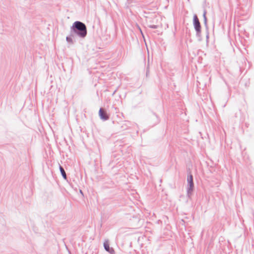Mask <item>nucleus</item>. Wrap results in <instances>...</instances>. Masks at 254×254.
Segmentation results:
<instances>
[{
    "label": "nucleus",
    "instance_id": "423d86ee",
    "mask_svg": "<svg viewBox=\"0 0 254 254\" xmlns=\"http://www.w3.org/2000/svg\"><path fill=\"white\" fill-rule=\"evenodd\" d=\"M103 246H104V248L105 250L106 251L108 252L109 253L111 254V251H110V248L109 241L108 240H105L104 241Z\"/></svg>",
    "mask_w": 254,
    "mask_h": 254
},
{
    "label": "nucleus",
    "instance_id": "1a4fd4ad",
    "mask_svg": "<svg viewBox=\"0 0 254 254\" xmlns=\"http://www.w3.org/2000/svg\"><path fill=\"white\" fill-rule=\"evenodd\" d=\"M77 195V197L75 196H72L74 197V199H77V198H82L84 196L83 191H73Z\"/></svg>",
    "mask_w": 254,
    "mask_h": 254
},
{
    "label": "nucleus",
    "instance_id": "f8f14e48",
    "mask_svg": "<svg viewBox=\"0 0 254 254\" xmlns=\"http://www.w3.org/2000/svg\"><path fill=\"white\" fill-rule=\"evenodd\" d=\"M74 190H77V189L76 188H74Z\"/></svg>",
    "mask_w": 254,
    "mask_h": 254
},
{
    "label": "nucleus",
    "instance_id": "6e6552de",
    "mask_svg": "<svg viewBox=\"0 0 254 254\" xmlns=\"http://www.w3.org/2000/svg\"><path fill=\"white\" fill-rule=\"evenodd\" d=\"M188 182L190 186V190H192L193 189V184L192 176L191 175H190L189 176H188Z\"/></svg>",
    "mask_w": 254,
    "mask_h": 254
},
{
    "label": "nucleus",
    "instance_id": "9d476101",
    "mask_svg": "<svg viewBox=\"0 0 254 254\" xmlns=\"http://www.w3.org/2000/svg\"><path fill=\"white\" fill-rule=\"evenodd\" d=\"M150 27L152 28H156L157 27L156 25H152V26H150Z\"/></svg>",
    "mask_w": 254,
    "mask_h": 254
},
{
    "label": "nucleus",
    "instance_id": "7ed1b4c3",
    "mask_svg": "<svg viewBox=\"0 0 254 254\" xmlns=\"http://www.w3.org/2000/svg\"><path fill=\"white\" fill-rule=\"evenodd\" d=\"M193 24L195 30L197 32H199L200 30V24L199 20L196 15L193 16Z\"/></svg>",
    "mask_w": 254,
    "mask_h": 254
},
{
    "label": "nucleus",
    "instance_id": "f03ea898",
    "mask_svg": "<svg viewBox=\"0 0 254 254\" xmlns=\"http://www.w3.org/2000/svg\"><path fill=\"white\" fill-rule=\"evenodd\" d=\"M99 116L101 120L105 121L109 119L110 115L107 114L106 111L101 108L99 111Z\"/></svg>",
    "mask_w": 254,
    "mask_h": 254
},
{
    "label": "nucleus",
    "instance_id": "9b49d317",
    "mask_svg": "<svg viewBox=\"0 0 254 254\" xmlns=\"http://www.w3.org/2000/svg\"><path fill=\"white\" fill-rule=\"evenodd\" d=\"M138 29H139V30L140 32H141V33L142 34V32L141 29V28H140V27L138 26Z\"/></svg>",
    "mask_w": 254,
    "mask_h": 254
},
{
    "label": "nucleus",
    "instance_id": "39448f33",
    "mask_svg": "<svg viewBox=\"0 0 254 254\" xmlns=\"http://www.w3.org/2000/svg\"><path fill=\"white\" fill-rule=\"evenodd\" d=\"M59 169H60L61 174L63 178L65 180H67V176H66L65 171L64 168L60 164H59Z\"/></svg>",
    "mask_w": 254,
    "mask_h": 254
},
{
    "label": "nucleus",
    "instance_id": "20e7f679",
    "mask_svg": "<svg viewBox=\"0 0 254 254\" xmlns=\"http://www.w3.org/2000/svg\"><path fill=\"white\" fill-rule=\"evenodd\" d=\"M76 36L73 34L70 31V34L68 36H67L66 37V42L70 44V45H73L75 43V41L73 40V38L74 37H75Z\"/></svg>",
    "mask_w": 254,
    "mask_h": 254
},
{
    "label": "nucleus",
    "instance_id": "0eeeda50",
    "mask_svg": "<svg viewBox=\"0 0 254 254\" xmlns=\"http://www.w3.org/2000/svg\"><path fill=\"white\" fill-rule=\"evenodd\" d=\"M188 182L190 186V190H192L193 189V184L192 176L191 175H190L189 176H188Z\"/></svg>",
    "mask_w": 254,
    "mask_h": 254
},
{
    "label": "nucleus",
    "instance_id": "f257e3e1",
    "mask_svg": "<svg viewBox=\"0 0 254 254\" xmlns=\"http://www.w3.org/2000/svg\"><path fill=\"white\" fill-rule=\"evenodd\" d=\"M70 31L75 36L81 39H84L87 35L86 25L80 21H76L73 23L70 28Z\"/></svg>",
    "mask_w": 254,
    "mask_h": 254
}]
</instances>
